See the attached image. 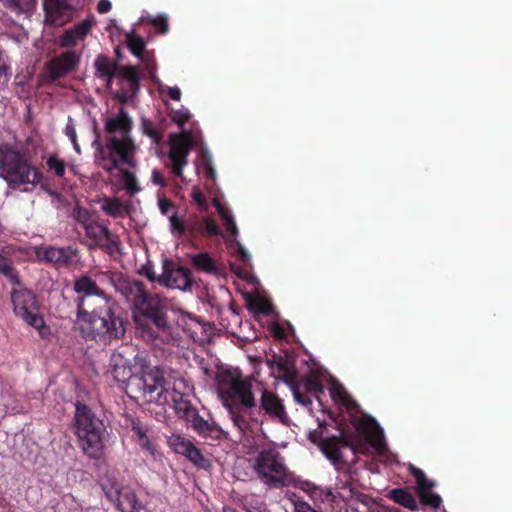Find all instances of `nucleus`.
Instances as JSON below:
<instances>
[{"instance_id":"f257e3e1","label":"nucleus","mask_w":512,"mask_h":512,"mask_svg":"<svg viewBox=\"0 0 512 512\" xmlns=\"http://www.w3.org/2000/svg\"><path fill=\"white\" fill-rule=\"evenodd\" d=\"M76 325L86 340L108 345L124 337L128 321L112 297H101L91 311L81 308L76 312Z\"/></svg>"},{"instance_id":"f03ea898","label":"nucleus","mask_w":512,"mask_h":512,"mask_svg":"<svg viewBox=\"0 0 512 512\" xmlns=\"http://www.w3.org/2000/svg\"><path fill=\"white\" fill-rule=\"evenodd\" d=\"M0 177L12 189L31 185L36 187L43 179V173L32 162L29 148L18 143L0 144ZM28 191V188H24Z\"/></svg>"},{"instance_id":"7ed1b4c3","label":"nucleus","mask_w":512,"mask_h":512,"mask_svg":"<svg viewBox=\"0 0 512 512\" xmlns=\"http://www.w3.org/2000/svg\"><path fill=\"white\" fill-rule=\"evenodd\" d=\"M74 433L84 455L93 460L104 456V439L107 432L103 420L85 403L75 404Z\"/></svg>"},{"instance_id":"20e7f679","label":"nucleus","mask_w":512,"mask_h":512,"mask_svg":"<svg viewBox=\"0 0 512 512\" xmlns=\"http://www.w3.org/2000/svg\"><path fill=\"white\" fill-rule=\"evenodd\" d=\"M135 308L140 313L135 321L143 338L154 340L159 330L167 328L166 305L159 295L146 291L136 300Z\"/></svg>"},{"instance_id":"39448f33","label":"nucleus","mask_w":512,"mask_h":512,"mask_svg":"<svg viewBox=\"0 0 512 512\" xmlns=\"http://www.w3.org/2000/svg\"><path fill=\"white\" fill-rule=\"evenodd\" d=\"M170 231L177 238H183L192 245L200 240L218 236L221 230L213 218L197 213L180 216L177 213L169 217Z\"/></svg>"},{"instance_id":"423d86ee","label":"nucleus","mask_w":512,"mask_h":512,"mask_svg":"<svg viewBox=\"0 0 512 512\" xmlns=\"http://www.w3.org/2000/svg\"><path fill=\"white\" fill-rule=\"evenodd\" d=\"M253 470L257 478L271 488L287 485L290 477L284 457L275 448L260 450L254 458Z\"/></svg>"},{"instance_id":"0eeeda50","label":"nucleus","mask_w":512,"mask_h":512,"mask_svg":"<svg viewBox=\"0 0 512 512\" xmlns=\"http://www.w3.org/2000/svg\"><path fill=\"white\" fill-rule=\"evenodd\" d=\"M217 390L225 407L232 404L249 407L253 401H257L252 391V382L229 370L217 375Z\"/></svg>"},{"instance_id":"6e6552de","label":"nucleus","mask_w":512,"mask_h":512,"mask_svg":"<svg viewBox=\"0 0 512 512\" xmlns=\"http://www.w3.org/2000/svg\"><path fill=\"white\" fill-rule=\"evenodd\" d=\"M132 129V121L128 114L121 109L115 117L108 118L105 123V130L108 133L119 132L122 137H110L106 142L108 151L115 152L120 156V161L129 166H133L132 157L136 150V146L129 136Z\"/></svg>"},{"instance_id":"1a4fd4ad","label":"nucleus","mask_w":512,"mask_h":512,"mask_svg":"<svg viewBox=\"0 0 512 512\" xmlns=\"http://www.w3.org/2000/svg\"><path fill=\"white\" fill-rule=\"evenodd\" d=\"M174 409L192 429L201 437L212 440L226 438L223 429L215 422H209L199 415L198 410L192 406L187 394H174Z\"/></svg>"},{"instance_id":"9d476101","label":"nucleus","mask_w":512,"mask_h":512,"mask_svg":"<svg viewBox=\"0 0 512 512\" xmlns=\"http://www.w3.org/2000/svg\"><path fill=\"white\" fill-rule=\"evenodd\" d=\"M352 424L356 431L365 439V442L361 440L354 441L348 436L350 446H347V449L351 450L353 455L359 453L366 454L368 452V445L374 448L379 454L385 452L386 444L384 442L383 430L375 419L370 416L354 417Z\"/></svg>"},{"instance_id":"9b49d317","label":"nucleus","mask_w":512,"mask_h":512,"mask_svg":"<svg viewBox=\"0 0 512 512\" xmlns=\"http://www.w3.org/2000/svg\"><path fill=\"white\" fill-rule=\"evenodd\" d=\"M140 381L142 383V397L149 403L157 405H165L169 401L174 403V394H185L178 390L176 383L171 390L167 387L164 371L158 366H153L152 369L144 371Z\"/></svg>"},{"instance_id":"f8f14e48","label":"nucleus","mask_w":512,"mask_h":512,"mask_svg":"<svg viewBox=\"0 0 512 512\" xmlns=\"http://www.w3.org/2000/svg\"><path fill=\"white\" fill-rule=\"evenodd\" d=\"M347 446H350V444L348 443V436L344 434L325 437L319 444L320 450L335 469L343 473L344 480H340L341 488H346L351 480L350 466L343 455V450L347 449Z\"/></svg>"},{"instance_id":"ddd939ff","label":"nucleus","mask_w":512,"mask_h":512,"mask_svg":"<svg viewBox=\"0 0 512 512\" xmlns=\"http://www.w3.org/2000/svg\"><path fill=\"white\" fill-rule=\"evenodd\" d=\"M11 301L15 314L20 316L27 324L36 329L44 326L43 318L37 313L36 295L31 290L24 288L22 284L21 286H13Z\"/></svg>"},{"instance_id":"4468645a","label":"nucleus","mask_w":512,"mask_h":512,"mask_svg":"<svg viewBox=\"0 0 512 512\" xmlns=\"http://www.w3.org/2000/svg\"><path fill=\"white\" fill-rule=\"evenodd\" d=\"M169 145V167L173 175L182 178L184 167L188 164V156L194 146L192 133L186 130L181 133H171Z\"/></svg>"},{"instance_id":"2eb2a0df","label":"nucleus","mask_w":512,"mask_h":512,"mask_svg":"<svg viewBox=\"0 0 512 512\" xmlns=\"http://www.w3.org/2000/svg\"><path fill=\"white\" fill-rule=\"evenodd\" d=\"M86 236L91 241L90 249L99 248L109 255L120 249L119 237L111 232L107 223L97 216L85 229Z\"/></svg>"},{"instance_id":"dca6fc26","label":"nucleus","mask_w":512,"mask_h":512,"mask_svg":"<svg viewBox=\"0 0 512 512\" xmlns=\"http://www.w3.org/2000/svg\"><path fill=\"white\" fill-rule=\"evenodd\" d=\"M35 255L39 261L52 264L57 268H70L79 260L78 249L71 246L41 245L35 248Z\"/></svg>"},{"instance_id":"f3484780","label":"nucleus","mask_w":512,"mask_h":512,"mask_svg":"<svg viewBox=\"0 0 512 512\" xmlns=\"http://www.w3.org/2000/svg\"><path fill=\"white\" fill-rule=\"evenodd\" d=\"M80 63V54L75 50L65 51L45 64V72L50 82H54L75 71Z\"/></svg>"},{"instance_id":"a211bd4d","label":"nucleus","mask_w":512,"mask_h":512,"mask_svg":"<svg viewBox=\"0 0 512 512\" xmlns=\"http://www.w3.org/2000/svg\"><path fill=\"white\" fill-rule=\"evenodd\" d=\"M168 443L175 453L185 456L196 467L204 470H208L211 467V461L185 437L179 434H172L168 439Z\"/></svg>"},{"instance_id":"6ab92c4d","label":"nucleus","mask_w":512,"mask_h":512,"mask_svg":"<svg viewBox=\"0 0 512 512\" xmlns=\"http://www.w3.org/2000/svg\"><path fill=\"white\" fill-rule=\"evenodd\" d=\"M226 408L234 426L242 435L252 431L253 425L258 424L260 421L257 401H253L249 407H245L242 404H232V406Z\"/></svg>"},{"instance_id":"aec40b11","label":"nucleus","mask_w":512,"mask_h":512,"mask_svg":"<svg viewBox=\"0 0 512 512\" xmlns=\"http://www.w3.org/2000/svg\"><path fill=\"white\" fill-rule=\"evenodd\" d=\"M159 282L168 288L185 291L192 287L193 278L188 268L166 261Z\"/></svg>"},{"instance_id":"412c9836","label":"nucleus","mask_w":512,"mask_h":512,"mask_svg":"<svg viewBox=\"0 0 512 512\" xmlns=\"http://www.w3.org/2000/svg\"><path fill=\"white\" fill-rule=\"evenodd\" d=\"M105 494L110 501L117 503V508L121 512H139L141 509L135 492L128 486L112 483L110 487L105 488Z\"/></svg>"},{"instance_id":"4be33fe9","label":"nucleus","mask_w":512,"mask_h":512,"mask_svg":"<svg viewBox=\"0 0 512 512\" xmlns=\"http://www.w3.org/2000/svg\"><path fill=\"white\" fill-rule=\"evenodd\" d=\"M295 401L303 406L312 404L311 396L320 401V396L324 394V387L321 381L314 375H310L296 382L292 387Z\"/></svg>"},{"instance_id":"5701e85b","label":"nucleus","mask_w":512,"mask_h":512,"mask_svg":"<svg viewBox=\"0 0 512 512\" xmlns=\"http://www.w3.org/2000/svg\"><path fill=\"white\" fill-rule=\"evenodd\" d=\"M45 23L62 26L69 22L74 15V8L68 0H43Z\"/></svg>"},{"instance_id":"b1692460","label":"nucleus","mask_w":512,"mask_h":512,"mask_svg":"<svg viewBox=\"0 0 512 512\" xmlns=\"http://www.w3.org/2000/svg\"><path fill=\"white\" fill-rule=\"evenodd\" d=\"M129 350L130 347L126 346L122 350L114 351L110 357V372L118 383L125 384L134 375L131 363L132 352Z\"/></svg>"},{"instance_id":"393cba45","label":"nucleus","mask_w":512,"mask_h":512,"mask_svg":"<svg viewBox=\"0 0 512 512\" xmlns=\"http://www.w3.org/2000/svg\"><path fill=\"white\" fill-rule=\"evenodd\" d=\"M73 289L79 295L75 299L77 312H80L81 308L86 309V302L90 301L93 296L96 297L94 304L99 298L108 297L98 284L88 275H81L75 279Z\"/></svg>"},{"instance_id":"a878e982","label":"nucleus","mask_w":512,"mask_h":512,"mask_svg":"<svg viewBox=\"0 0 512 512\" xmlns=\"http://www.w3.org/2000/svg\"><path fill=\"white\" fill-rule=\"evenodd\" d=\"M258 404L259 417L263 414L282 423L287 419L283 401L272 391L262 389Z\"/></svg>"},{"instance_id":"bb28decb","label":"nucleus","mask_w":512,"mask_h":512,"mask_svg":"<svg viewBox=\"0 0 512 512\" xmlns=\"http://www.w3.org/2000/svg\"><path fill=\"white\" fill-rule=\"evenodd\" d=\"M13 252L11 246L0 248V275L4 276L13 286H21L18 271L11 259Z\"/></svg>"},{"instance_id":"cd10ccee","label":"nucleus","mask_w":512,"mask_h":512,"mask_svg":"<svg viewBox=\"0 0 512 512\" xmlns=\"http://www.w3.org/2000/svg\"><path fill=\"white\" fill-rule=\"evenodd\" d=\"M100 205L102 211L113 218H124L129 215L132 210V205L129 201L123 203L117 197L105 196L100 200Z\"/></svg>"},{"instance_id":"c85d7f7f","label":"nucleus","mask_w":512,"mask_h":512,"mask_svg":"<svg viewBox=\"0 0 512 512\" xmlns=\"http://www.w3.org/2000/svg\"><path fill=\"white\" fill-rule=\"evenodd\" d=\"M126 44L130 52L144 62L147 71L152 74L155 67L154 64L150 62L148 55L145 54L146 43L143 38L136 35L134 32H129L126 34Z\"/></svg>"},{"instance_id":"c756f323","label":"nucleus","mask_w":512,"mask_h":512,"mask_svg":"<svg viewBox=\"0 0 512 512\" xmlns=\"http://www.w3.org/2000/svg\"><path fill=\"white\" fill-rule=\"evenodd\" d=\"M115 288L120 292L127 300H133L134 304L136 300L140 298L146 292V286L141 281H130L128 279L119 278L115 283Z\"/></svg>"},{"instance_id":"7c9ffc66","label":"nucleus","mask_w":512,"mask_h":512,"mask_svg":"<svg viewBox=\"0 0 512 512\" xmlns=\"http://www.w3.org/2000/svg\"><path fill=\"white\" fill-rule=\"evenodd\" d=\"M387 497L394 503L411 511L419 510V504L415 496L407 488H394L389 491Z\"/></svg>"},{"instance_id":"2f4dec72","label":"nucleus","mask_w":512,"mask_h":512,"mask_svg":"<svg viewBox=\"0 0 512 512\" xmlns=\"http://www.w3.org/2000/svg\"><path fill=\"white\" fill-rule=\"evenodd\" d=\"M94 66L97 77L105 78L107 84H110L113 78L116 77V68H118L119 64L112 63L106 55L99 54L95 59Z\"/></svg>"},{"instance_id":"473e14b6","label":"nucleus","mask_w":512,"mask_h":512,"mask_svg":"<svg viewBox=\"0 0 512 512\" xmlns=\"http://www.w3.org/2000/svg\"><path fill=\"white\" fill-rule=\"evenodd\" d=\"M116 77L122 78L128 82L129 88L133 94L140 89L141 74L136 66L119 65Z\"/></svg>"},{"instance_id":"72a5a7b5","label":"nucleus","mask_w":512,"mask_h":512,"mask_svg":"<svg viewBox=\"0 0 512 512\" xmlns=\"http://www.w3.org/2000/svg\"><path fill=\"white\" fill-rule=\"evenodd\" d=\"M191 262L197 270L213 275L219 274V267L207 252L192 255Z\"/></svg>"},{"instance_id":"f704fd0d","label":"nucleus","mask_w":512,"mask_h":512,"mask_svg":"<svg viewBox=\"0 0 512 512\" xmlns=\"http://www.w3.org/2000/svg\"><path fill=\"white\" fill-rule=\"evenodd\" d=\"M140 128L142 133L149 137L152 142L159 145L163 142V134L165 127L163 124H154L152 121L146 118L141 119Z\"/></svg>"},{"instance_id":"c9c22d12","label":"nucleus","mask_w":512,"mask_h":512,"mask_svg":"<svg viewBox=\"0 0 512 512\" xmlns=\"http://www.w3.org/2000/svg\"><path fill=\"white\" fill-rule=\"evenodd\" d=\"M330 395L333 400L340 402L348 410H354L358 408L357 402L348 394L345 388L340 384L334 385L330 389Z\"/></svg>"},{"instance_id":"e433bc0d","label":"nucleus","mask_w":512,"mask_h":512,"mask_svg":"<svg viewBox=\"0 0 512 512\" xmlns=\"http://www.w3.org/2000/svg\"><path fill=\"white\" fill-rule=\"evenodd\" d=\"M113 154L116 153L109 151V154H106L103 148H100L96 154L97 164L107 172H112L119 167L120 161Z\"/></svg>"},{"instance_id":"4c0bfd02","label":"nucleus","mask_w":512,"mask_h":512,"mask_svg":"<svg viewBox=\"0 0 512 512\" xmlns=\"http://www.w3.org/2000/svg\"><path fill=\"white\" fill-rule=\"evenodd\" d=\"M4 6L11 11L20 14L31 11L34 7L35 0H0Z\"/></svg>"},{"instance_id":"58836bf2","label":"nucleus","mask_w":512,"mask_h":512,"mask_svg":"<svg viewBox=\"0 0 512 512\" xmlns=\"http://www.w3.org/2000/svg\"><path fill=\"white\" fill-rule=\"evenodd\" d=\"M420 500V504L427 506L433 510L438 509L442 504V498L439 494L427 491L417 494Z\"/></svg>"},{"instance_id":"ea45409f","label":"nucleus","mask_w":512,"mask_h":512,"mask_svg":"<svg viewBox=\"0 0 512 512\" xmlns=\"http://www.w3.org/2000/svg\"><path fill=\"white\" fill-rule=\"evenodd\" d=\"M277 368L282 373L284 382L292 386L296 383L297 372L295 369L290 368L285 360L280 358L277 362Z\"/></svg>"},{"instance_id":"a19ab883","label":"nucleus","mask_w":512,"mask_h":512,"mask_svg":"<svg viewBox=\"0 0 512 512\" xmlns=\"http://www.w3.org/2000/svg\"><path fill=\"white\" fill-rule=\"evenodd\" d=\"M46 165L57 177H63L65 175V163L57 155H50L46 161Z\"/></svg>"},{"instance_id":"79ce46f5","label":"nucleus","mask_w":512,"mask_h":512,"mask_svg":"<svg viewBox=\"0 0 512 512\" xmlns=\"http://www.w3.org/2000/svg\"><path fill=\"white\" fill-rule=\"evenodd\" d=\"M123 181L125 188L130 196L135 195L141 190L138 185L136 176L128 170L123 172Z\"/></svg>"},{"instance_id":"37998d69","label":"nucleus","mask_w":512,"mask_h":512,"mask_svg":"<svg viewBox=\"0 0 512 512\" xmlns=\"http://www.w3.org/2000/svg\"><path fill=\"white\" fill-rule=\"evenodd\" d=\"M74 218L84 230L97 216H93L87 209L77 207L73 212Z\"/></svg>"},{"instance_id":"c03bdc74","label":"nucleus","mask_w":512,"mask_h":512,"mask_svg":"<svg viewBox=\"0 0 512 512\" xmlns=\"http://www.w3.org/2000/svg\"><path fill=\"white\" fill-rule=\"evenodd\" d=\"M10 65L8 59L4 56L0 50V89L6 86L10 79Z\"/></svg>"},{"instance_id":"a18cd8bd","label":"nucleus","mask_w":512,"mask_h":512,"mask_svg":"<svg viewBox=\"0 0 512 512\" xmlns=\"http://www.w3.org/2000/svg\"><path fill=\"white\" fill-rule=\"evenodd\" d=\"M129 352H132L131 362L134 361V366H138L140 368V374L143 375L144 371H148L153 367L150 366V363L146 356L141 353H134V350L130 348Z\"/></svg>"},{"instance_id":"49530a36","label":"nucleus","mask_w":512,"mask_h":512,"mask_svg":"<svg viewBox=\"0 0 512 512\" xmlns=\"http://www.w3.org/2000/svg\"><path fill=\"white\" fill-rule=\"evenodd\" d=\"M91 28L92 23L89 20H83L80 23L74 25L71 30L76 38H78V40H82L90 32Z\"/></svg>"},{"instance_id":"de8ad7c7","label":"nucleus","mask_w":512,"mask_h":512,"mask_svg":"<svg viewBox=\"0 0 512 512\" xmlns=\"http://www.w3.org/2000/svg\"><path fill=\"white\" fill-rule=\"evenodd\" d=\"M189 118L190 113L187 110L180 109L171 112V120L180 127H183Z\"/></svg>"},{"instance_id":"09e8293b","label":"nucleus","mask_w":512,"mask_h":512,"mask_svg":"<svg viewBox=\"0 0 512 512\" xmlns=\"http://www.w3.org/2000/svg\"><path fill=\"white\" fill-rule=\"evenodd\" d=\"M138 443L140 445V447L145 450L149 455H151L153 457V459H156L157 456H160V454L158 453L155 445L153 444V442L148 438V436L138 440Z\"/></svg>"},{"instance_id":"8fccbe9b","label":"nucleus","mask_w":512,"mask_h":512,"mask_svg":"<svg viewBox=\"0 0 512 512\" xmlns=\"http://www.w3.org/2000/svg\"><path fill=\"white\" fill-rule=\"evenodd\" d=\"M78 38L74 35L71 29L66 30L60 37V45L62 47H72L77 43Z\"/></svg>"},{"instance_id":"3c124183","label":"nucleus","mask_w":512,"mask_h":512,"mask_svg":"<svg viewBox=\"0 0 512 512\" xmlns=\"http://www.w3.org/2000/svg\"><path fill=\"white\" fill-rule=\"evenodd\" d=\"M295 487L308 493L311 497H314L315 492L318 490V487L308 480H298L295 483Z\"/></svg>"},{"instance_id":"603ef678","label":"nucleus","mask_w":512,"mask_h":512,"mask_svg":"<svg viewBox=\"0 0 512 512\" xmlns=\"http://www.w3.org/2000/svg\"><path fill=\"white\" fill-rule=\"evenodd\" d=\"M192 199L195 204L199 207L200 210L206 211L208 208V204L204 194L198 189L194 188L192 192Z\"/></svg>"},{"instance_id":"864d4df0","label":"nucleus","mask_w":512,"mask_h":512,"mask_svg":"<svg viewBox=\"0 0 512 512\" xmlns=\"http://www.w3.org/2000/svg\"><path fill=\"white\" fill-rule=\"evenodd\" d=\"M150 23L157 28L160 33L166 34L169 31L168 20L164 16H158L150 20Z\"/></svg>"},{"instance_id":"5fc2aeb1","label":"nucleus","mask_w":512,"mask_h":512,"mask_svg":"<svg viewBox=\"0 0 512 512\" xmlns=\"http://www.w3.org/2000/svg\"><path fill=\"white\" fill-rule=\"evenodd\" d=\"M65 134L70 139L76 152H80V146L77 141V134L72 124H67L65 127Z\"/></svg>"},{"instance_id":"6e6d98bb","label":"nucleus","mask_w":512,"mask_h":512,"mask_svg":"<svg viewBox=\"0 0 512 512\" xmlns=\"http://www.w3.org/2000/svg\"><path fill=\"white\" fill-rule=\"evenodd\" d=\"M132 431L138 437V440L147 436L148 428L142 424L139 420L132 421Z\"/></svg>"},{"instance_id":"4d7b16f0","label":"nucleus","mask_w":512,"mask_h":512,"mask_svg":"<svg viewBox=\"0 0 512 512\" xmlns=\"http://www.w3.org/2000/svg\"><path fill=\"white\" fill-rule=\"evenodd\" d=\"M151 182L161 188L167 186V181L165 180L162 172L156 168L152 170Z\"/></svg>"},{"instance_id":"13d9d810","label":"nucleus","mask_w":512,"mask_h":512,"mask_svg":"<svg viewBox=\"0 0 512 512\" xmlns=\"http://www.w3.org/2000/svg\"><path fill=\"white\" fill-rule=\"evenodd\" d=\"M294 508L295 512H322L314 509L309 503L300 499L294 501Z\"/></svg>"},{"instance_id":"bf43d9fd","label":"nucleus","mask_w":512,"mask_h":512,"mask_svg":"<svg viewBox=\"0 0 512 512\" xmlns=\"http://www.w3.org/2000/svg\"><path fill=\"white\" fill-rule=\"evenodd\" d=\"M435 486L436 483L433 480H430L427 477H425L423 481L418 483V485L416 486V493L418 494L422 492L431 491V489H433Z\"/></svg>"},{"instance_id":"052dcab7","label":"nucleus","mask_w":512,"mask_h":512,"mask_svg":"<svg viewBox=\"0 0 512 512\" xmlns=\"http://www.w3.org/2000/svg\"><path fill=\"white\" fill-rule=\"evenodd\" d=\"M204 175L207 179H210V180H215V178H216V171H215L210 159L205 160Z\"/></svg>"},{"instance_id":"680f3d73","label":"nucleus","mask_w":512,"mask_h":512,"mask_svg":"<svg viewBox=\"0 0 512 512\" xmlns=\"http://www.w3.org/2000/svg\"><path fill=\"white\" fill-rule=\"evenodd\" d=\"M158 206L163 215H167L169 210L173 208V203L167 198H160L158 201Z\"/></svg>"},{"instance_id":"e2e57ef3","label":"nucleus","mask_w":512,"mask_h":512,"mask_svg":"<svg viewBox=\"0 0 512 512\" xmlns=\"http://www.w3.org/2000/svg\"><path fill=\"white\" fill-rule=\"evenodd\" d=\"M409 471L410 474L415 478L417 484L423 481V479L426 477L425 473L421 469L413 465H410Z\"/></svg>"},{"instance_id":"0e129e2a","label":"nucleus","mask_w":512,"mask_h":512,"mask_svg":"<svg viewBox=\"0 0 512 512\" xmlns=\"http://www.w3.org/2000/svg\"><path fill=\"white\" fill-rule=\"evenodd\" d=\"M214 205L220 215V217L222 218V220L225 222L226 220H228L229 218L232 217L230 211L226 208H224L220 203H218L216 200H214Z\"/></svg>"},{"instance_id":"69168bd1","label":"nucleus","mask_w":512,"mask_h":512,"mask_svg":"<svg viewBox=\"0 0 512 512\" xmlns=\"http://www.w3.org/2000/svg\"><path fill=\"white\" fill-rule=\"evenodd\" d=\"M112 8V4L109 0H100L97 4V11L100 14L108 13Z\"/></svg>"},{"instance_id":"338daca9","label":"nucleus","mask_w":512,"mask_h":512,"mask_svg":"<svg viewBox=\"0 0 512 512\" xmlns=\"http://www.w3.org/2000/svg\"><path fill=\"white\" fill-rule=\"evenodd\" d=\"M226 230L233 236L238 234V228L236 226V223L233 219V217L229 218L224 222Z\"/></svg>"},{"instance_id":"774afa93","label":"nucleus","mask_w":512,"mask_h":512,"mask_svg":"<svg viewBox=\"0 0 512 512\" xmlns=\"http://www.w3.org/2000/svg\"><path fill=\"white\" fill-rule=\"evenodd\" d=\"M256 309L265 315H268L271 312L270 304L265 300H260L256 303Z\"/></svg>"}]
</instances>
